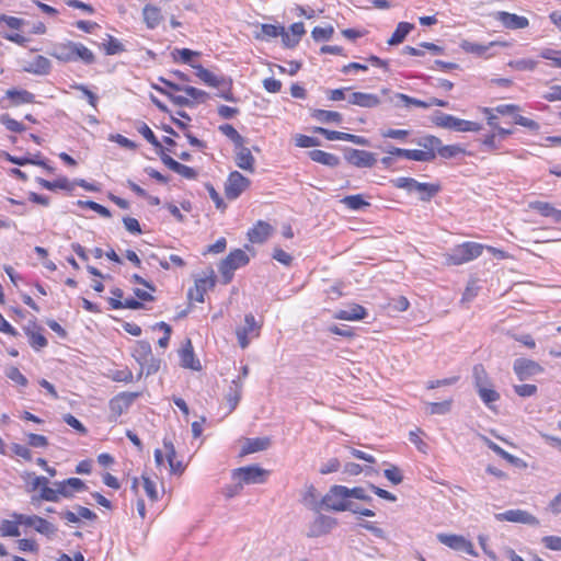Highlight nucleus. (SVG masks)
Listing matches in <instances>:
<instances>
[{
  "label": "nucleus",
  "instance_id": "f257e3e1",
  "mask_svg": "<svg viewBox=\"0 0 561 561\" xmlns=\"http://www.w3.org/2000/svg\"><path fill=\"white\" fill-rule=\"evenodd\" d=\"M485 244L465 241L455 245L451 252L444 254L446 266H459L478 259L484 251Z\"/></svg>",
  "mask_w": 561,
  "mask_h": 561
},
{
  "label": "nucleus",
  "instance_id": "f03ea898",
  "mask_svg": "<svg viewBox=\"0 0 561 561\" xmlns=\"http://www.w3.org/2000/svg\"><path fill=\"white\" fill-rule=\"evenodd\" d=\"M249 263V256L241 249H236L229 253V255L221 261L219 265V272L222 276V283L228 284L233 277V272L247 265Z\"/></svg>",
  "mask_w": 561,
  "mask_h": 561
},
{
  "label": "nucleus",
  "instance_id": "7ed1b4c3",
  "mask_svg": "<svg viewBox=\"0 0 561 561\" xmlns=\"http://www.w3.org/2000/svg\"><path fill=\"white\" fill-rule=\"evenodd\" d=\"M348 500V488L343 485H334L323 496L321 504L329 510L343 512L346 510H352Z\"/></svg>",
  "mask_w": 561,
  "mask_h": 561
},
{
  "label": "nucleus",
  "instance_id": "20e7f679",
  "mask_svg": "<svg viewBox=\"0 0 561 561\" xmlns=\"http://www.w3.org/2000/svg\"><path fill=\"white\" fill-rule=\"evenodd\" d=\"M435 125L442 128L462 133H478L482 129V125L478 122L461 119L450 114H440L437 116L435 118Z\"/></svg>",
  "mask_w": 561,
  "mask_h": 561
},
{
  "label": "nucleus",
  "instance_id": "39448f33",
  "mask_svg": "<svg viewBox=\"0 0 561 561\" xmlns=\"http://www.w3.org/2000/svg\"><path fill=\"white\" fill-rule=\"evenodd\" d=\"M514 134L511 128H499L491 130L479 139L481 148L489 153L499 154L502 153V142Z\"/></svg>",
  "mask_w": 561,
  "mask_h": 561
},
{
  "label": "nucleus",
  "instance_id": "423d86ee",
  "mask_svg": "<svg viewBox=\"0 0 561 561\" xmlns=\"http://www.w3.org/2000/svg\"><path fill=\"white\" fill-rule=\"evenodd\" d=\"M270 472L256 465L240 467L232 473L234 480L244 484H262L266 481Z\"/></svg>",
  "mask_w": 561,
  "mask_h": 561
},
{
  "label": "nucleus",
  "instance_id": "0eeeda50",
  "mask_svg": "<svg viewBox=\"0 0 561 561\" xmlns=\"http://www.w3.org/2000/svg\"><path fill=\"white\" fill-rule=\"evenodd\" d=\"M437 539L440 543L456 551H463L471 557H477L473 543L460 535L438 534Z\"/></svg>",
  "mask_w": 561,
  "mask_h": 561
},
{
  "label": "nucleus",
  "instance_id": "6e6552de",
  "mask_svg": "<svg viewBox=\"0 0 561 561\" xmlns=\"http://www.w3.org/2000/svg\"><path fill=\"white\" fill-rule=\"evenodd\" d=\"M215 278V272L213 268H209L208 272L205 273L204 277L196 278L195 286L188 289V299L197 302H204L206 291L211 289L216 284Z\"/></svg>",
  "mask_w": 561,
  "mask_h": 561
},
{
  "label": "nucleus",
  "instance_id": "1a4fd4ad",
  "mask_svg": "<svg viewBox=\"0 0 561 561\" xmlns=\"http://www.w3.org/2000/svg\"><path fill=\"white\" fill-rule=\"evenodd\" d=\"M500 115H513V122L516 125H520L531 131H538L540 128V125L528 117H525L523 115H519V106L516 104H501L494 107Z\"/></svg>",
  "mask_w": 561,
  "mask_h": 561
},
{
  "label": "nucleus",
  "instance_id": "9d476101",
  "mask_svg": "<svg viewBox=\"0 0 561 561\" xmlns=\"http://www.w3.org/2000/svg\"><path fill=\"white\" fill-rule=\"evenodd\" d=\"M249 186L250 180L240 172L233 171L225 183V194L228 199H237Z\"/></svg>",
  "mask_w": 561,
  "mask_h": 561
},
{
  "label": "nucleus",
  "instance_id": "9b49d317",
  "mask_svg": "<svg viewBox=\"0 0 561 561\" xmlns=\"http://www.w3.org/2000/svg\"><path fill=\"white\" fill-rule=\"evenodd\" d=\"M260 324H257L252 313L245 314L244 325L236 330L238 343L241 348H247L250 344L251 337L259 336Z\"/></svg>",
  "mask_w": 561,
  "mask_h": 561
},
{
  "label": "nucleus",
  "instance_id": "f8f14e48",
  "mask_svg": "<svg viewBox=\"0 0 561 561\" xmlns=\"http://www.w3.org/2000/svg\"><path fill=\"white\" fill-rule=\"evenodd\" d=\"M139 397L138 392H121L110 401L111 421H116Z\"/></svg>",
  "mask_w": 561,
  "mask_h": 561
},
{
  "label": "nucleus",
  "instance_id": "ddd939ff",
  "mask_svg": "<svg viewBox=\"0 0 561 561\" xmlns=\"http://www.w3.org/2000/svg\"><path fill=\"white\" fill-rule=\"evenodd\" d=\"M494 19L507 30H523L529 26V20L526 16L517 15L506 11H497Z\"/></svg>",
  "mask_w": 561,
  "mask_h": 561
},
{
  "label": "nucleus",
  "instance_id": "4468645a",
  "mask_svg": "<svg viewBox=\"0 0 561 561\" xmlns=\"http://www.w3.org/2000/svg\"><path fill=\"white\" fill-rule=\"evenodd\" d=\"M495 518L500 522H511L530 525L538 524V519L535 516L523 510H508L503 513L496 514Z\"/></svg>",
  "mask_w": 561,
  "mask_h": 561
},
{
  "label": "nucleus",
  "instance_id": "2eb2a0df",
  "mask_svg": "<svg viewBox=\"0 0 561 561\" xmlns=\"http://www.w3.org/2000/svg\"><path fill=\"white\" fill-rule=\"evenodd\" d=\"M513 369L519 380L542 371V367L537 362L528 358H517Z\"/></svg>",
  "mask_w": 561,
  "mask_h": 561
},
{
  "label": "nucleus",
  "instance_id": "dca6fc26",
  "mask_svg": "<svg viewBox=\"0 0 561 561\" xmlns=\"http://www.w3.org/2000/svg\"><path fill=\"white\" fill-rule=\"evenodd\" d=\"M196 69V76L207 85L214 87V88H220V87H229L232 84L231 79H228L224 76H216L215 73L210 72L206 68H204L201 65L192 66Z\"/></svg>",
  "mask_w": 561,
  "mask_h": 561
},
{
  "label": "nucleus",
  "instance_id": "f3484780",
  "mask_svg": "<svg viewBox=\"0 0 561 561\" xmlns=\"http://www.w3.org/2000/svg\"><path fill=\"white\" fill-rule=\"evenodd\" d=\"M236 152V164L238 168L249 171L251 173L254 172V163L255 159L251 153V150L247 147H244L243 144L237 145L234 148Z\"/></svg>",
  "mask_w": 561,
  "mask_h": 561
},
{
  "label": "nucleus",
  "instance_id": "a211bd4d",
  "mask_svg": "<svg viewBox=\"0 0 561 561\" xmlns=\"http://www.w3.org/2000/svg\"><path fill=\"white\" fill-rule=\"evenodd\" d=\"M367 317L365 307L358 304H351L347 309L337 310L333 318L336 320L359 321Z\"/></svg>",
  "mask_w": 561,
  "mask_h": 561
},
{
  "label": "nucleus",
  "instance_id": "6ab92c4d",
  "mask_svg": "<svg viewBox=\"0 0 561 561\" xmlns=\"http://www.w3.org/2000/svg\"><path fill=\"white\" fill-rule=\"evenodd\" d=\"M347 101L352 105L365 108H373L380 104V99L377 94L366 92H353L348 95Z\"/></svg>",
  "mask_w": 561,
  "mask_h": 561
},
{
  "label": "nucleus",
  "instance_id": "aec40b11",
  "mask_svg": "<svg viewBox=\"0 0 561 561\" xmlns=\"http://www.w3.org/2000/svg\"><path fill=\"white\" fill-rule=\"evenodd\" d=\"M347 161L357 168H371L376 163L374 153L359 149H352L347 156Z\"/></svg>",
  "mask_w": 561,
  "mask_h": 561
},
{
  "label": "nucleus",
  "instance_id": "412c9836",
  "mask_svg": "<svg viewBox=\"0 0 561 561\" xmlns=\"http://www.w3.org/2000/svg\"><path fill=\"white\" fill-rule=\"evenodd\" d=\"M505 46V43L500 42H490L488 44H479L470 41H463L460 44L461 49L467 53L471 54L478 57H490L491 55L488 54L489 49L493 46Z\"/></svg>",
  "mask_w": 561,
  "mask_h": 561
},
{
  "label": "nucleus",
  "instance_id": "4be33fe9",
  "mask_svg": "<svg viewBox=\"0 0 561 561\" xmlns=\"http://www.w3.org/2000/svg\"><path fill=\"white\" fill-rule=\"evenodd\" d=\"M284 26L274 24H259L254 31V38L257 41H271L280 36L283 38Z\"/></svg>",
  "mask_w": 561,
  "mask_h": 561
},
{
  "label": "nucleus",
  "instance_id": "5701e85b",
  "mask_svg": "<svg viewBox=\"0 0 561 561\" xmlns=\"http://www.w3.org/2000/svg\"><path fill=\"white\" fill-rule=\"evenodd\" d=\"M24 331H25V334L28 337V342H30L31 346L35 351H39V350H42V348L47 346V340L42 334V328L37 327V324L35 322L30 323L28 325H26L24 328Z\"/></svg>",
  "mask_w": 561,
  "mask_h": 561
},
{
  "label": "nucleus",
  "instance_id": "b1692460",
  "mask_svg": "<svg viewBox=\"0 0 561 561\" xmlns=\"http://www.w3.org/2000/svg\"><path fill=\"white\" fill-rule=\"evenodd\" d=\"M181 366L193 370L201 369V363L195 358L191 340H186L180 351Z\"/></svg>",
  "mask_w": 561,
  "mask_h": 561
},
{
  "label": "nucleus",
  "instance_id": "393cba45",
  "mask_svg": "<svg viewBox=\"0 0 561 561\" xmlns=\"http://www.w3.org/2000/svg\"><path fill=\"white\" fill-rule=\"evenodd\" d=\"M272 231L273 228L270 224L260 220L252 229L249 230L248 237L253 243H262L271 236Z\"/></svg>",
  "mask_w": 561,
  "mask_h": 561
},
{
  "label": "nucleus",
  "instance_id": "a878e982",
  "mask_svg": "<svg viewBox=\"0 0 561 561\" xmlns=\"http://www.w3.org/2000/svg\"><path fill=\"white\" fill-rule=\"evenodd\" d=\"M50 61L48 58L37 55L35 58L23 67V70L30 73L44 76L50 71Z\"/></svg>",
  "mask_w": 561,
  "mask_h": 561
},
{
  "label": "nucleus",
  "instance_id": "bb28decb",
  "mask_svg": "<svg viewBox=\"0 0 561 561\" xmlns=\"http://www.w3.org/2000/svg\"><path fill=\"white\" fill-rule=\"evenodd\" d=\"M271 445L268 437L247 438L242 445L241 454L248 455L266 450Z\"/></svg>",
  "mask_w": 561,
  "mask_h": 561
},
{
  "label": "nucleus",
  "instance_id": "cd10ccee",
  "mask_svg": "<svg viewBox=\"0 0 561 561\" xmlns=\"http://www.w3.org/2000/svg\"><path fill=\"white\" fill-rule=\"evenodd\" d=\"M73 46L75 42L56 44L50 55L64 62L75 61Z\"/></svg>",
  "mask_w": 561,
  "mask_h": 561
},
{
  "label": "nucleus",
  "instance_id": "c85d7f7f",
  "mask_svg": "<svg viewBox=\"0 0 561 561\" xmlns=\"http://www.w3.org/2000/svg\"><path fill=\"white\" fill-rule=\"evenodd\" d=\"M133 356L137 360V363L140 365V367H144L145 364L152 356L150 343L146 342V341L136 342V345L133 350Z\"/></svg>",
  "mask_w": 561,
  "mask_h": 561
},
{
  "label": "nucleus",
  "instance_id": "c756f323",
  "mask_svg": "<svg viewBox=\"0 0 561 561\" xmlns=\"http://www.w3.org/2000/svg\"><path fill=\"white\" fill-rule=\"evenodd\" d=\"M304 33H305L304 24L300 22L294 23L290 26V32H288L284 28L283 44L286 47H294L299 42V39Z\"/></svg>",
  "mask_w": 561,
  "mask_h": 561
},
{
  "label": "nucleus",
  "instance_id": "7c9ffc66",
  "mask_svg": "<svg viewBox=\"0 0 561 561\" xmlns=\"http://www.w3.org/2000/svg\"><path fill=\"white\" fill-rule=\"evenodd\" d=\"M142 16L147 27L151 30L156 28L162 20L160 9L151 4L145 5L142 9Z\"/></svg>",
  "mask_w": 561,
  "mask_h": 561
},
{
  "label": "nucleus",
  "instance_id": "2f4dec72",
  "mask_svg": "<svg viewBox=\"0 0 561 561\" xmlns=\"http://www.w3.org/2000/svg\"><path fill=\"white\" fill-rule=\"evenodd\" d=\"M242 389H243V385L239 379L231 381V383L229 386V390L226 394V400L229 404V412L233 411L236 409V407L238 405V403L241 399Z\"/></svg>",
  "mask_w": 561,
  "mask_h": 561
},
{
  "label": "nucleus",
  "instance_id": "473e14b6",
  "mask_svg": "<svg viewBox=\"0 0 561 561\" xmlns=\"http://www.w3.org/2000/svg\"><path fill=\"white\" fill-rule=\"evenodd\" d=\"M341 203L350 210H362L368 208L370 203L363 194L347 195L341 199Z\"/></svg>",
  "mask_w": 561,
  "mask_h": 561
},
{
  "label": "nucleus",
  "instance_id": "72a5a7b5",
  "mask_svg": "<svg viewBox=\"0 0 561 561\" xmlns=\"http://www.w3.org/2000/svg\"><path fill=\"white\" fill-rule=\"evenodd\" d=\"M318 134L323 135L328 140H346L354 144H362L358 136L343 131L329 130L322 127H318Z\"/></svg>",
  "mask_w": 561,
  "mask_h": 561
},
{
  "label": "nucleus",
  "instance_id": "f704fd0d",
  "mask_svg": "<svg viewBox=\"0 0 561 561\" xmlns=\"http://www.w3.org/2000/svg\"><path fill=\"white\" fill-rule=\"evenodd\" d=\"M413 28H414V25L412 23H409V22L398 23L394 32L388 39V44L389 45L401 44Z\"/></svg>",
  "mask_w": 561,
  "mask_h": 561
},
{
  "label": "nucleus",
  "instance_id": "c9c22d12",
  "mask_svg": "<svg viewBox=\"0 0 561 561\" xmlns=\"http://www.w3.org/2000/svg\"><path fill=\"white\" fill-rule=\"evenodd\" d=\"M75 61L81 60L85 65H91L95 61V56L88 47L81 43L75 42L73 46Z\"/></svg>",
  "mask_w": 561,
  "mask_h": 561
},
{
  "label": "nucleus",
  "instance_id": "e433bc0d",
  "mask_svg": "<svg viewBox=\"0 0 561 561\" xmlns=\"http://www.w3.org/2000/svg\"><path fill=\"white\" fill-rule=\"evenodd\" d=\"M439 190L440 186L438 184L417 182L416 188L414 191H417L421 194L422 201L427 202L433 196H435L439 192Z\"/></svg>",
  "mask_w": 561,
  "mask_h": 561
},
{
  "label": "nucleus",
  "instance_id": "4c0bfd02",
  "mask_svg": "<svg viewBox=\"0 0 561 561\" xmlns=\"http://www.w3.org/2000/svg\"><path fill=\"white\" fill-rule=\"evenodd\" d=\"M20 523H18V519L9 520L3 519L0 522V534L3 537H18L20 536V529H19Z\"/></svg>",
  "mask_w": 561,
  "mask_h": 561
},
{
  "label": "nucleus",
  "instance_id": "58836bf2",
  "mask_svg": "<svg viewBox=\"0 0 561 561\" xmlns=\"http://www.w3.org/2000/svg\"><path fill=\"white\" fill-rule=\"evenodd\" d=\"M477 390L481 400L490 409H492V404L500 399V393L493 388L483 386Z\"/></svg>",
  "mask_w": 561,
  "mask_h": 561
},
{
  "label": "nucleus",
  "instance_id": "ea45409f",
  "mask_svg": "<svg viewBox=\"0 0 561 561\" xmlns=\"http://www.w3.org/2000/svg\"><path fill=\"white\" fill-rule=\"evenodd\" d=\"M440 139L436 136H433V135H427V136H424L422 137L417 144L419 146L423 147V150L425 152H430L432 154H435L437 153V150L439 148V145H440Z\"/></svg>",
  "mask_w": 561,
  "mask_h": 561
},
{
  "label": "nucleus",
  "instance_id": "a19ab883",
  "mask_svg": "<svg viewBox=\"0 0 561 561\" xmlns=\"http://www.w3.org/2000/svg\"><path fill=\"white\" fill-rule=\"evenodd\" d=\"M7 95L9 99H11L15 104H23V103H33L34 102V94L26 91V90H9L7 92Z\"/></svg>",
  "mask_w": 561,
  "mask_h": 561
},
{
  "label": "nucleus",
  "instance_id": "79ce46f5",
  "mask_svg": "<svg viewBox=\"0 0 561 561\" xmlns=\"http://www.w3.org/2000/svg\"><path fill=\"white\" fill-rule=\"evenodd\" d=\"M38 184L49 191H55L57 188L60 190H71V185L67 178H60L57 181L50 182L45 179L38 178L37 179Z\"/></svg>",
  "mask_w": 561,
  "mask_h": 561
},
{
  "label": "nucleus",
  "instance_id": "37998d69",
  "mask_svg": "<svg viewBox=\"0 0 561 561\" xmlns=\"http://www.w3.org/2000/svg\"><path fill=\"white\" fill-rule=\"evenodd\" d=\"M424 432L417 427L409 433V439L417 448L419 451L426 454L428 450V445L422 438Z\"/></svg>",
  "mask_w": 561,
  "mask_h": 561
},
{
  "label": "nucleus",
  "instance_id": "c03bdc74",
  "mask_svg": "<svg viewBox=\"0 0 561 561\" xmlns=\"http://www.w3.org/2000/svg\"><path fill=\"white\" fill-rule=\"evenodd\" d=\"M465 150L458 145H446L444 146L442 142L437 150V154L444 159H451L457 157L458 154L463 153Z\"/></svg>",
  "mask_w": 561,
  "mask_h": 561
},
{
  "label": "nucleus",
  "instance_id": "a18cd8bd",
  "mask_svg": "<svg viewBox=\"0 0 561 561\" xmlns=\"http://www.w3.org/2000/svg\"><path fill=\"white\" fill-rule=\"evenodd\" d=\"M529 209L537 211L542 217H551L553 205L548 202L534 201L528 204Z\"/></svg>",
  "mask_w": 561,
  "mask_h": 561
},
{
  "label": "nucleus",
  "instance_id": "49530a36",
  "mask_svg": "<svg viewBox=\"0 0 561 561\" xmlns=\"http://www.w3.org/2000/svg\"><path fill=\"white\" fill-rule=\"evenodd\" d=\"M219 130L234 144V147L237 145L244 144V138L238 133V130L232 125H220Z\"/></svg>",
  "mask_w": 561,
  "mask_h": 561
},
{
  "label": "nucleus",
  "instance_id": "de8ad7c7",
  "mask_svg": "<svg viewBox=\"0 0 561 561\" xmlns=\"http://www.w3.org/2000/svg\"><path fill=\"white\" fill-rule=\"evenodd\" d=\"M34 529L37 533H39L42 535H45V536H48V537L54 536L56 534V531H57V528L55 527L54 524H51L50 522H48L45 518L39 517V516H38V518L36 520Z\"/></svg>",
  "mask_w": 561,
  "mask_h": 561
},
{
  "label": "nucleus",
  "instance_id": "09e8293b",
  "mask_svg": "<svg viewBox=\"0 0 561 561\" xmlns=\"http://www.w3.org/2000/svg\"><path fill=\"white\" fill-rule=\"evenodd\" d=\"M481 113L484 115L488 126L491 130L502 128L499 125V115L494 107H482Z\"/></svg>",
  "mask_w": 561,
  "mask_h": 561
},
{
  "label": "nucleus",
  "instance_id": "8fccbe9b",
  "mask_svg": "<svg viewBox=\"0 0 561 561\" xmlns=\"http://www.w3.org/2000/svg\"><path fill=\"white\" fill-rule=\"evenodd\" d=\"M137 130L142 137L156 148H161V144L146 123H140Z\"/></svg>",
  "mask_w": 561,
  "mask_h": 561
},
{
  "label": "nucleus",
  "instance_id": "3c124183",
  "mask_svg": "<svg viewBox=\"0 0 561 561\" xmlns=\"http://www.w3.org/2000/svg\"><path fill=\"white\" fill-rule=\"evenodd\" d=\"M182 91L193 101V104L195 102H205L206 98L208 96L207 92L191 85H183Z\"/></svg>",
  "mask_w": 561,
  "mask_h": 561
},
{
  "label": "nucleus",
  "instance_id": "603ef678",
  "mask_svg": "<svg viewBox=\"0 0 561 561\" xmlns=\"http://www.w3.org/2000/svg\"><path fill=\"white\" fill-rule=\"evenodd\" d=\"M408 160L428 162L435 159V154L425 152L423 149H408Z\"/></svg>",
  "mask_w": 561,
  "mask_h": 561
},
{
  "label": "nucleus",
  "instance_id": "864d4df0",
  "mask_svg": "<svg viewBox=\"0 0 561 561\" xmlns=\"http://www.w3.org/2000/svg\"><path fill=\"white\" fill-rule=\"evenodd\" d=\"M102 46L107 55H116L125 50L124 45L111 35H108L107 43H103Z\"/></svg>",
  "mask_w": 561,
  "mask_h": 561
},
{
  "label": "nucleus",
  "instance_id": "5fc2aeb1",
  "mask_svg": "<svg viewBox=\"0 0 561 561\" xmlns=\"http://www.w3.org/2000/svg\"><path fill=\"white\" fill-rule=\"evenodd\" d=\"M383 476L394 485L403 481V474L399 467L391 465L383 470Z\"/></svg>",
  "mask_w": 561,
  "mask_h": 561
},
{
  "label": "nucleus",
  "instance_id": "6e6d98bb",
  "mask_svg": "<svg viewBox=\"0 0 561 561\" xmlns=\"http://www.w3.org/2000/svg\"><path fill=\"white\" fill-rule=\"evenodd\" d=\"M0 123L4 125L7 129L14 133H22L25 130V127L22 123L10 117L8 114H3L0 116Z\"/></svg>",
  "mask_w": 561,
  "mask_h": 561
},
{
  "label": "nucleus",
  "instance_id": "4d7b16f0",
  "mask_svg": "<svg viewBox=\"0 0 561 561\" xmlns=\"http://www.w3.org/2000/svg\"><path fill=\"white\" fill-rule=\"evenodd\" d=\"M508 66L519 71H531L537 67V61L534 59H517L510 61Z\"/></svg>",
  "mask_w": 561,
  "mask_h": 561
},
{
  "label": "nucleus",
  "instance_id": "13d9d810",
  "mask_svg": "<svg viewBox=\"0 0 561 561\" xmlns=\"http://www.w3.org/2000/svg\"><path fill=\"white\" fill-rule=\"evenodd\" d=\"M453 400L448 399L442 402H432L428 404V410L431 414H446L451 409Z\"/></svg>",
  "mask_w": 561,
  "mask_h": 561
},
{
  "label": "nucleus",
  "instance_id": "bf43d9fd",
  "mask_svg": "<svg viewBox=\"0 0 561 561\" xmlns=\"http://www.w3.org/2000/svg\"><path fill=\"white\" fill-rule=\"evenodd\" d=\"M78 205L81 207H88V208L94 210L95 213H98L102 217H105V218L111 217V211L106 207H104L93 201H79Z\"/></svg>",
  "mask_w": 561,
  "mask_h": 561
},
{
  "label": "nucleus",
  "instance_id": "052dcab7",
  "mask_svg": "<svg viewBox=\"0 0 561 561\" xmlns=\"http://www.w3.org/2000/svg\"><path fill=\"white\" fill-rule=\"evenodd\" d=\"M5 376L13 382L25 387L27 385L26 377L14 366H10L5 370Z\"/></svg>",
  "mask_w": 561,
  "mask_h": 561
},
{
  "label": "nucleus",
  "instance_id": "680f3d73",
  "mask_svg": "<svg viewBox=\"0 0 561 561\" xmlns=\"http://www.w3.org/2000/svg\"><path fill=\"white\" fill-rule=\"evenodd\" d=\"M392 184L397 188H404L407 191H414L417 185V181L413 178H397L392 181Z\"/></svg>",
  "mask_w": 561,
  "mask_h": 561
},
{
  "label": "nucleus",
  "instance_id": "e2e57ef3",
  "mask_svg": "<svg viewBox=\"0 0 561 561\" xmlns=\"http://www.w3.org/2000/svg\"><path fill=\"white\" fill-rule=\"evenodd\" d=\"M543 59L551 60L554 67L561 68V51L546 48L540 53Z\"/></svg>",
  "mask_w": 561,
  "mask_h": 561
},
{
  "label": "nucleus",
  "instance_id": "0e129e2a",
  "mask_svg": "<svg viewBox=\"0 0 561 561\" xmlns=\"http://www.w3.org/2000/svg\"><path fill=\"white\" fill-rule=\"evenodd\" d=\"M473 376L477 389L485 386L488 382V374L482 365H477L473 367Z\"/></svg>",
  "mask_w": 561,
  "mask_h": 561
},
{
  "label": "nucleus",
  "instance_id": "69168bd1",
  "mask_svg": "<svg viewBox=\"0 0 561 561\" xmlns=\"http://www.w3.org/2000/svg\"><path fill=\"white\" fill-rule=\"evenodd\" d=\"M318 118L325 123H341L342 115L334 111L318 110Z\"/></svg>",
  "mask_w": 561,
  "mask_h": 561
},
{
  "label": "nucleus",
  "instance_id": "338daca9",
  "mask_svg": "<svg viewBox=\"0 0 561 561\" xmlns=\"http://www.w3.org/2000/svg\"><path fill=\"white\" fill-rule=\"evenodd\" d=\"M318 162L329 167H336L340 163V159L335 154L318 150Z\"/></svg>",
  "mask_w": 561,
  "mask_h": 561
},
{
  "label": "nucleus",
  "instance_id": "774afa93",
  "mask_svg": "<svg viewBox=\"0 0 561 561\" xmlns=\"http://www.w3.org/2000/svg\"><path fill=\"white\" fill-rule=\"evenodd\" d=\"M542 99L548 102L561 101V85L553 84L542 94Z\"/></svg>",
  "mask_w": 561,
  "mask_h": 561
}]
</instances>
